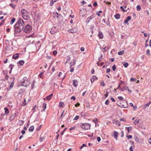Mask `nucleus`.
<instances>
[{
    "instance_id": "f257e3e1",
    "label": "nucleus",
    "mask_w": 151,
    "mask_h": 151,
    "mask_svg": "<svg viewBox=\"0 0 151 151\" xmlns=\"http://www.w3.org/2000/svg\"><path fill=\"white\" fill-rule=\"evenodd\" d=\"M24 25L23 20L19 18L14 26V34H17L20 32L23 29Z\"/></svg>"
},
{
    "instance_id": "f03ea898",
    "label": "nucleus",
    "mask_w": 151,
    "mask_h": 151,
    "mask_svg": "<svg viewBox=\"0 0 151 151\" xmlns=\"http://www.w3.org/2000/svg\"><path fill=\"white\" fill-rule=\"evenodd\" d=\"M22 16L23 19L27 20L29 19L30 14L27 10L23 9L21 10Z\"/></svg>"
},
{
    "instance_id": "7ed1b4c3",
    "label": "nucleus",
    "mask_w": 151,
    "mask_h": 151,
    "mask_svg": "<svg viewBox=\"0 0 151 151\" xmlns=\"http://www.w3.org/2000/svg\"><path fill=\"white\" fill-rule=\"evenodd\" d=\"M32 26L29 24H27L23 28V30L26 33H29L32 31Z\"/></svg>"
},
{
    "instance_id": "20e7f679",
    "label": "nucleus",
    "mask_w": 151,
    "mask_h": 151,
    "mask_svg": "<svg viewBox=\"0 0 151 151\" xmlns=\"http://www.w3.org/2000/svg\"><path fill=\"white\" fill-rule=\"evenodd\" d=\"M26 78L24 77L23 78L24 81L21 82L19 84V85H21L22 86L24 87L28 86L30 84V82L26 80Z\"/></svg>"
},
{
    "instance_id": "39448f33",
    "label": "nucleus",
    "mask_w": 151,
    "mask_h": 151,
    "mask_svg": "<svg viewBox=\"0 0 151 151\" xmlns=\"http://www.w3.org/2000/svg\"><path fill=\"white\" fill-rule=\"evenodd\" d=\"M81 127L84 129H88L90 128L91 125L88 123H83L81 126Z\"/></svg>"
},
{
    "instance_id": "423d86ee",
    "label": "nucleus",
    "mask_w": 151,
    "mask_h": 151,
    "mask_svg": "<svg viewBox=\"0 0 151 151\" xmlns=\"http://www.w3.org/2000/svg\"><path fill=\"white\" fill-rule=\"evenodd\" d=\"M77 30V28L76 27H74L70 29L69 30L68 32L71 33H74L76 32Z\"/></svg>"
},
{
    "instance_id": "0eeeda50",
    "label": "nucleus",
    "mask_w": 151,
    "mask_h": 151,
    "mask_svg": "<svg viewBox=\"0 0 151 151\" xmlns=\"http://www.w3.org/2000/svg\"><path fill=\"white\" fill-rule=\"evenodd\" d=\"M57 31V29L55 27H52L50 31L51 34L53 35Z\"/></svg>"
},
{
    "instance_id": "6e6552de",
    "label": "nucleus",
    "mask_w": 151,
    "mask_h": 151,
    "mask_svg": "<svg viewBox=\"0 0 151 151\" xmlns=\"http://www.w3.org/2000/svg\"><path fill=\"white\" fill-rule=\"evenodd\" d=\"M16 114V113L13 114L9 118V120L10 121L13 120L15 117Z\"/></svg>"
},
{
    "instance_id": "1a4fd4ad",
    "label": "nucleus",
    "mask_w": 151,
    "mask_h": 151,
    "mask_svg": "<svg viewBox=\"0 0 151 151\" xmlns=\"http://www.w3.org/2000/svg\"><path fill=\"white\" fill-rule=\"evenodd\" d=\"M86 10L83 9L81 10L80 12V14L82 15L83 17H84L86 14Z\"/></svg>"
},
{
    "instance_id": "9d476101",
    "label": "nucleus",
    "mask_w": 151,
    "mask_h": 151,
    "mask_svg": "<svg viewBox=\"0 0 151 151\" xmlns=\"http://www.w3.org/2000/svg\"><path fill=\"white\" fill-rule=\"evenodd\" d=\"M131 17L130 16H129L127 17L124 20V23L125 24L128 23V22L129 20H130L131 19Z\"/></svg>"
},
{
    "instance_id": "9b49d317",
    "label": "nucleus",
    "mask_w": 151,
    "mask_h": 151,
    "mask_svg": "<svg viewBox=\"0 0 151 151\" xmlns=\"http://www.w3.org/2000/svg\"><path fill=\"white\" fill-rule=\"evenodd\" d=\"M98 79L95 76H92L91 78V83H93L94 81Z\"/></svg>"
},
{
    "instance_id": "f8f14e48",
    "label": "nucleus",
    "mask_w": 151,
    "mask_h": 151,
    "mask_svg": "<svg viewBox=\"0 0 151 151\" xmlns=\"http://www.w3.org/2000/svg\"><path fill=\"white\" fill-rule=\"evenodd\" d=\"M19 54L16 53L14 54L12 57V58L15 60L17 59L19 57Z\"/></svg>"
},
{
    "instance_id": "ddd939ff",
    "label": "nucleus",
    "mask_w": 151,
    "mask_h": 151,
    "mask_svg": "<svg viewBox=\"0 0 151 151\" xmlns=\"http://www.w3.org/2000/svg\"><path fill=\"white\" fill-rule=\"evenodd\" d=\"M73 85L75 87H77L78 85V82L76 80H73Z\"/></svg>"
},
{
    "instance_id": "4468645a",
    "label": "nucleus",
    "mask_w": 151,
    "mask_h": 151,
    "mask_svg": "<svg viewBox=\"0 0 151 151\" xmlns=\"http://www.w3.org/2000/svg\"><path fill=\"white\" fill-rule=\"evenodd\" d=\"M45 139V137L44 136H43L41 134L40 137V142H42V141L44 140Z\"/></svg>"
},
{
    "instance_id": "2eb2a0df",
    "label": "nucleus",
    "mask_w": 151,
    "mask_h": 151,
    "mask_svg": "<svg viewBox=\"0 0 151 151\" xmlns=\"http://www.w3.org/2000/svg\"><path fill=\"white\" fill-rule=\"evenodd\" d=\"M52 95H53V94H50V95L47 96L46 97V98L49 101L51 99V98L52 96Z\"/></svg>"
},
{
    "instance_id": "dca6fc26",
    "label": "nucleus",
    "mask_w": 151,
    "mask_h": 151,
    "mask_svg": "<svg viewBox=\"0 0 151 151\" xmlns=\"http://www.w3.org/2000/svg\"><path fill=\"white\" fill-rule=\"evenodd\" d=\"M98 35L100 38L102 39L103 37V35L102 32L100 31L99 32Z\"/></svg>"
},
{
    "instance_id": "f3484780",
    "label": "nucleus",
    "mask_w": 151,
    "mask_h": 151,
    "mask_svg": "<svg viewBox=\"0 0 151 151\" xmlns=\"http://www.w3.org/2000/svg\"><path fill=\"white\" fill-rule=\"evenodd\" d=\"M114 136L115 139H116L118 137V133L116 132L115 131L114 133Z\"/></svg>"
},
{
    "instance_id": "a211bd4d",
    "label": "nucleus",
    "mask_w": 151,
    "mask_h": 151,
    "mask_svg": "<svg viewBox=\"0 0 151 151\" xmlns=\"http://www.w3.org/2000/svg\"><path fill=\"white\" fill-rule=\"evenodd\" d=\"M122 63L125 68H127L128 66V63L127 62H123Z\"/></svg>"
},
{
    "instance_id": "6ab92c4d",
    "label": "nucleus",
    "mask_w": 151,
    "mask_h": 151,
    "mask_svg": "<svg viewBox=\"0 0 151 151\" xmlns=\"http://www.w3.org/2000/svg\"><path fill=\"white\" fill-rule=\"evenodd\" d=\"M120 15L119 14H117L114 16V17L116 19H119L120 18Z\"/></svg>"
},
{
    "instance_id": "aec40b11",
    "label": "nucleus",
    "mask_w": 151,
    "mask_h": 151,
    "mask_svg": "<svg viewBox=\"0 0 151 151\" xmlns=\"http://www.w3.org/2000/svg\"><path fill=\"white\" fill-rule=\"evenodd\" d=\"M4 109L5 110V114L6 115L8 114V113L9 112V110L6 107L5 108H4Z\"/></svg>"
},
{
    "instance_id": "412c9836",
    "label": "nucleus",
    "mask_w": 151,
    "mask_h": 151,
    "mask_svg": "<svg viewBox=\"0 0 151 151\" xmlns=\"http://www.w3.org/2000/svg\"><path fill=\"white\" fill-rule=\"evenodd\" d=\"M16 19L15 18H13L11 19L10 23L11 24H12L15 21Z\"/></svg>"
},
{
    "instance_id": "4be33fe9",
    "label": "nucleus",
    "mask_w": 151,
    "mask_h": 151,
    "mask_svg": "<svg viewBox=\"0 0 151 151\" xmlns=\"http://www.w3.org/2000/svg\"><path fill=\"white\" fill-rule=\"evenodd\" d=\"M113 123L114 124H116L120 125V124H119V121L117 120H114L113 121Z\"/></svg>"
},
{
    "instance_id": "5701e85b",
    "label": "nucleus",
    "mask_w": 151,
    "mask_h": 151,
    "mask_svg": "<svg viewBox=\"0 0 151 151\" xmlns=\"http://www.w3.org/2000/svg\"><path fill=\"white\" fill-rule=\"evenodd\" d=\"M34 127L33 126H31L30 127L29 129V131L30 132H32L33 130H34Z\"/></svg>"
},
{
    "instance_id": "b1692460",
    "label": "nucleus",
    "mask_w": 151,
    "mask_h": 151,
    "mask_svg": "<svg viewBox=\"0 0 151 151\" xmlns=\"http://www.w3.org/2000/svg\"><path fill=\"white\" fill-rule=\"evenodd\" d=\"M120 8L121 9H122L124 12H125L127 11L128 9H129V8H128L127 9H124V8L122 6H121L120 7Z\"/></svg>"
},
{
    "instance_id": "393cba45",
    "label": "nucleus",
    "mask_w": 151,
    "mask_h": 151,
    "mask_svg": "<svg viewBox=\"0 0 151 151\" xmlns=\"http://www.w3.org/2000/svg\"><path fill=\"white\" fill-rule=\"evenodd\" d=\"M103 49L104 50L106 51H107L110 48V47H104V46H103Z\"/></svg>"
},
{
    "instance_id": "a878e982",
    "label": "nucleus",
    "mask_w": 151,
    "mask_h": 151,
    "mask_svg": "<svg viewBox=\"0 0 151 151\" xmlns=\"http://www.w3.org/2000/svg\"><path fill=\"white\" fill-rule=\"evenodd\" d=\"M124 53V51L122 50L121 51L118 52V54L119 55H122Z\"/></svg>"
},
{
    "instance_id": "bb28decb",
    "label": "nucleus",
    "mask_w": 151,
    "mask_h": 151,
    "mask_svg": "<svg viewBox=\"0 0 151 151\" xmlns=\"http://www.w3.org/2000/svg\"><path fill=\"white\" fill-rule=\"evenodd\" d=\"M19 64L21 65H23L24 63V62L22 60H20L19 62Z\"/></svg>"
},
{
    "instance_id": "cd10ccee",
    "label": "nucleus",
    "mask_w": 151,
    "mask_h": 151,
    "mask_svg": "<svg viewBox=\"0 0 151 151\" xmlns=\"http://www.w3.org/2000/svg\"><path fill=\"white\" fill-rule=\"evenodd\" d=\"M139 122V119H136L134 120V124H136Z\"/></svg>"
},
{
    "instance_id": "c85d7f7f",
    "label": "nucleus",
    "mask_w": 151,
    "mask_h": 151,
    "mask_svg": "<svg viewBox=\"0 0 151 151\" xmlns=\"http://www.w3.org/2000/svg\"><path fill=\"white\" fill-rule=\"evenodd\" d=\"M47 104L45 103H44L42 105V107L44 108L43 111H44L46 108Z\"/></svg>"
},
{
    "instance_id": "c756f323",
    "label": "nucleus",
    "mask_w": 151,
    "mask_h": 151,
    "mask_svg": "<svg viewBox=\"0 0 151 151\" xmlns=\"http://www.w3.org/2000/svg\"><path fill=\"white\" fill-rule=\"evenodd\" d=\"M137 10L138 11H140L141 9L140 6L139 5H138L137 7Z\"/></svg>"
},
{
    "instance_id": "7c9ffc66",
    "label": "nucleus",
    "mask_w": 151,
    "mask_h": 151,
    "mask_svg": "<svg viewBox=\"0 0 151 151\" xmlns=\"http://www.w3.org/2000/svg\"><path fill=\"white\" fill-rule=\"evenodd\" d=\"M64 104L63 102H61L59 103V106L61 107H63L64 106Z\"/></svg>"
},
{
    "instance_id": "2f4dec72",
    "label": "nucleus",
    "mask_w": 151,
    "mask_h": 151,
    "mask_svg": "<svg viewBox=\"0 0 151 151\" xmlns=\"http://www.w3.org/2000/svg\"><path fill=\"white\" fill-rule=\"evenodd\" d=\"M106 23L107 25L109 26V27L110 26V22H109V18H108L107 19Z\"/></svg>"
},
{
    "instance_id": "473e14b6",
    "label": "nucleus",
    "mask_w": 151,
    "mask_h": 151,
    "mask_svg": "<svg viewBox=\"0 0 151 151\" xmlns=\"http://www.w3.org/2000/svg\"><path fill=\"white\" fill-rule=\"evenodd\" d=\"M102 12V11H101V10L99 11H98L97 12L96 14L98 16H100V13H101Z\"/></svg>"
},
{
    "instance_id": "72a5a7b5",
    "label": "nucleus",
    "mask_w": 151,
    "mask_h": 151,
    "mask_svg": "<svg viewBox=\"0 0 151 151\" xmlns=\"http://www.w3.org/2000/svg\"><path fill=\"white\" fill-rule=\"evenodd\" d=\"M136 81V79L135 78H130V81L131 82H134L135 81Z\"/></svg>"
},
{
    "instance_id": "f704fd0d",
    "label": "nucleus",
    "mask_w": 151,
    "mask_h": 151,
    "mask_svg": "<svg viewBox=\"0 0 151 151\" xmlns=\"http://www.w3.org/2000/svg\"><path fill=\"white\" fill-rule=\"evenodd\" d=\"M112 70L113 71H115L116 69V67L115 65H114L112 67Z\"/></svg>"
},
{
    "instance_id": "c9c22d12",
    "label": "nucleus",
    "mask_w": 151,
    "mask_h": 151,
    "mask_svg": "<svg viewBox=\"0 0 151 151\" xmlns=\"http://www.w3.org/2000/svg\"><path fill=\"white\" fill-rule=\"evenodd\" d=\"M14 66V65H13L12 64H10L9 66V68H10L11 70H12L13 67Z\"/></svg>"
},
{
    "instance_id": "e433bc0d",
    "label": "nucleus",
    "mask_w": 151,
    "mask_h": 151,
    "mask_svg": "<svg viewBox=\"0 0 151 151\" xmlns=\"http://www.w3.org/2000/svg\"><path fill=\"white\" fill-rule=\"evenodd\" d=\"M79 117V116H76V117H75V118L73 120L76 121L77 120Z\"/></svg>"
},
{
    "instance_id": "4c0bfd02",
    "label": "nucleus",
    "mask_w": 151,
    "mask_h": 151,
    "mask_svg": "<svg viewBox=\"0 0 151 151\" xmlns=\"http://www.w3.org/2000/svg\"><path fill=\"white\" fill-rule=\"evenodd\" d=\"M118 99H119L123 100L124 99V98L121 96H119L117 97Z\"/></svg>"
},
{
    "instance_id": "58836bf2",
    "label": "nucleus",
    "mask_w": 151,
    "mask_h": 151,
    "mask_svg": "<svg viewBox=\"0 0 151 151\" xmlns=\"http://www.w3.org/2000/svg\"><path fill=\"white\" fill-rule=\"evenodd\" d=\"M90 17H88L87 18V19L86 21V23H88L89 22H90Z\"/></svg>"
},
{
    "instance_id": "ea45409f",
    "label": "nucleus",
    "mask_w": 151,
    "mask_h": 151,
    "mask_svg": "<svg viewBox=\"0 0 151 151\" xmlns=\"http://www.w3.org/2000/svg\"><path fill=\"white\" fill-rule=\"evenodd\" d=\"M10 6H11L13 8H14L16 6L15 5L13 4H10Z\"/></svg>"
},
{
    "instance_id": "a19ab883",
    "label": "nucleus",
    "mask_w": 151,
    "mask_h": 151,
    "mask_svg": "<svg viewBox=\"0 0 151 151\" xmlns=\"http://www.w3.org/2000/svg\"><path fill=\"white\" fill-rule=\"evenodd\" d=\"M43 73L44 72H41V73L39 75V76L40 78H42V75L43 74Z\"/></svg>"
},
{
    "instance_id": "79ce46f5",
    "label": "nucleus",
    "mask_w": 151,
    "mask_h": 151,
    "mask_svg": "<svg viewBox=\"0 0 151 151\" xmlns=\"http://www.w3.org/2000/svg\"><path fill=\"white\" fill-rule=\"evenodd\" d=\"M14 83L12 82L11 84L10 85V86H9V87H10V88H12L13 86H14Z\"/></svg>"
},
{
    "instance_id": "37998d69",
    "label": "nucleus",
    "mask_w": 151,
    "mask_h": 151,
    "mask_svg": "<svg viewBox=\"0 0 151 151\" xmlns=\"http://www.w3.org/2000/svg\"><path fill=\"white\" fill-rule=\"evenodd\" d=\"M42 126V125H41L39 126L38 127H37V130L38 131H39L40 129Z\"/></svg>"
},
{
    "instance_id": "c03bdc74",
    "label": "nucleus",
    "mask_w": 151,
    "mask_h": 151,
    "mask_svg": "<svg viewBox=\"0 0 151 151\" xmlns=\"http://www.w3.org/2000/svg\"><path fill=\"white\" fill-rule=\"evenodd\" d=\"M57 51L54 50V51H53V54L54 55H57Z\"/></svg>"
},
{
    "instance_id": "a18cd8bd",
    "label": "nucleus",
    "mask_w": 151,
    "mask_h": 151,
    "mask_svg": "<svg viewBox=\"0 0 151 151\" xmlns=\"http://www.w3.org/2000/svg\"><path fill=\"white\" fill-rule=\"evenodd\" d=\"M50 3V5L51 6H52L53 4L56 1H53V0H52Z\"/></svg>"
},
{
    "instance_id": "49530a36",
    "label": "nucleus",
    "mask_w": 151,
    "mask_h": 151,
    "mask_svg": "<svg viewBox=\"0 0 151 151\" xmlns=\"http://www.w3.org/2000/svg\"><path fill=\"white\" fill-rule=\"evenodd\" d=\"M127 138L128 139H131L132 137V136L131 135H129L127 136Z\"/></svg>"
},
{
    "instance_id": "de8ad7c7",
    "label": "nucleus",
    "mask_w": 151,
    "mask_h": 151,
    "mask_svg": "<svg viewBox=\"0 0 151 151\" xmlns=\"http://www.w3.org/2000/svg\"><path fill=\"white\" fill-rule=\"evenodd\" d=\"M109 100L108 99L105 102V104L106 105H108L109 104Z\"/></svg>"
},
{
    "instance_id": "09e8293b",
    "label": "nucleus",
    "mask_w": 151,
    "mask_h": 151,
    "mask_svg": "<svg viewBox=\"0 0 151 151\" xmlns=\"http://www.w3.org/2000/svg\"><path fill=\"white\" fill-rule=\"evenodd\" d=\"M102 56H103L101 54V55L100 57L98 59V60L99 61H101V59L102 58Z\"/></svg>"
},
{
    "instance_id": "8fccbe9b",
    "label": "nucleus",
    "mask_w": 151,
    "mask_h": 151,
    "mask_svg": "<svg viewBox=\"0 0 151 151\" xmlns=\"http://www.w3.org/2000/svg\"><path fill=\"white\" fill-rule=\"evenodd\" d=\"M151 103V102H150V103H147L145 105V107H146V106H147L148 107L149 106V105Z\"/></svg>"
},
{
    "instance_id": "3c124183",
    "label": "nucleus",
    "mask_w": 151,
    "mask_h": 151,
    "mask_svg": "<svg viewBox=\"0 0 151 151\" xmlns=\"http://www.w3.org/2000/svg\"><path fill=\"white\" fill-rule=\"evenodd\" d=\"M110 70H111L109 68H108L106 70V73H108L110 72Z\"/></svg>"
},
{
    "instance_id": "603ef678",
    "label": "nucleus",
    "mask_w": 151,
    "mask_h": 151,
    "mask_svg": "<svg viewBox=\"0 0 151 151\" xmlns=\"http://www.w3.org/2000/svg\"><path fill=\"white\" fill-rule=\"evenodd\" d=\"M97 121H98V119L97 118L95 119L94 120H93V122L94 123H95V124L96 125V123L97 122Z\"/></svg>"
},
{
    "instance_id": "864d4df0",
    "label": "nucleus",
    "mask_w": 151,
    "mask_h": 151,
    "mask_svg": "<svg viewBox=\"0 0 151 151\" xmlns=\"http://www.w3.org/2000/svg\"><path fill=\"white\" fill-rule=\"evenodd\" d=\"M76 128V127H71L70 129V130H72Z\"/></svg>"
},
{
    "instance_id": "5fc2aeb1",
    "label": "nucleus",
    "mask_w": 151,
    "mask_h": 151,
    "mask_svg": "<svg viewBox=\"0 0 151 151\" xmlns=\"http://www.w3.org/2000/svg\"><path fill=\"white\" fill-rule=\"evenodd\" d=\"M76 63V61H75L74 60V61H73V63H71V66H72L73 65H74Z\"/></svg>"
},
{
    "instance_id": "6e6d98bb",
    "label": "nucleus",
    "mask_w": 151,
    "mask_h": 151,
    "mask_svg": "<svg viewBox=\"0 0 151 151\" xmlns=\"http://www.w3.org/2000/svg\"><path fill=\"white\" fill-rule=\"evenodd\" d=\"M70 99H73V100L74 101L76 99V98L74 96H73L71 97Z\"/></svg>"
},
{
    "instance_id": "4d7b16f0",
    "label": "nucleus",
    "mask_w": 151,
    "mask_h": 151,
    "mask_svg": "<svg viewBox=\"0 0 151 151\" xmlns=\"http://www.w3.org/2000/svg\"><path fill=\"white\" fill-rule=\"evenodd\" d=\"M98 142H99L101 140V138L100 137H98L97 138Z\"/></svg>"
},
{
    "instance_id": "13d9d810",
    "label": "nucleus",
    "mask_w": 151,
    "mask_h": 151,
    "mask_svg": "<svg viewBox=\"0 0 151 151\" xmlns=\"http://www.w3.org/2000/svg\"><path fill=\"white\" fill-rule=\"evenodd\" d=\"M80 104L78 103V102H77L75 105V106L76 107H77V106H79V105H80Z\"/></svg>"
},
{
    "instance_id": "bf43d9fd",
    "label": "nucleus",
    "mask_w": 151,
    "mask_h": 151,
    "mask_svg": "<svg viewBox=\"0 0 151 151\" xmlns=\"http://www.w3.org/2000/svg\"><path fill=\"white\" fill-rule=\"evenodd\" d=\"M97 5V2H94V3H93V5L94 6H96Z\"/></svg>"
},
{
    "instance_id": "052dcab7",
    "label": "nucleus",
    "mask_w": 151,
    "mask_h": 151,
    "mask_svg": "<svg viewBox=\"0 0 151 151\" xmlns=\"http://www.w3.org/2000/svg\"><path fill=\"white\" fill-rule=\"evenodd\" d=\"M131 129H132V128L131 127H127V130H128V132H129V131L130 130H131Z\"/></svg>"
},
{
    "instance_id": "680f3d73",
    "label": "nucleus",
    "mask_w": 151,
    "mask_h": 151,
    "mask_svg": "<svg viewBox=\"0 0 151 151\" xmlns=\"http://www.w3.org/2000/svg\"><path fill=\"white\" fill-rule=\"evenodd\" d=\"M135 141L137 142H139V139L138 138V137H135Z\"/></svg>"
},
{
    "instance_id": "e2e57ef3",
    "label": "nucleus",
    "mask_w": 151,
    "mask_h": 151,
    "mask_svg": "<svg viewBox=\"0 0 151 151\" xmlns=\"http://www.w3.org/2000/svg\"><path fill=\"white\" fill-rule=\"evenodd\" d=\"M147 54H148V55H150V50L149 49H148L147 50Z\"/></svg>"
},
{
    "instance_id": "0e129e2a",
    "label": "nucleus",
    "mask_w": 151,
    "mask_h": 151,
    "mask_svg": "<svg viewBox=\"0 0 151 151\" xmlns=\"http://www.w3.org/2000/svg\"><path fill=\"white\" fill-rule=\"evenodd\" d=\"M111 100L113 102H115V100L114 98H113L112 97H111Z\"/></svg>"
},
{
    "instance_id": "69168bd1",
    "label": "nucleus",
    "mask_w": 151,
    "mask_h": 151,
    "mask_svg": "<svg viewBox=\"0 0 151 151\" xmlns=\"http://www.w3.org/2000/svg\"><path fill=\"white\" fill-rule=\"evenodd\" d=\"M101 85L102 86H105V83L104 82H102L101 83Z\"/></svg>"
},
{
    "instance_id": "338daca9",
    "label": "nucleus",
    "mask_w": 151,
    "mask_h": 151,
    "mask_svg": "<svg viewBox=\"0 0 151 151\" xmlns=\"http://www.w3.org/2000/svg\"><path fill=\"white\" fill-rule=\"evenodd\" d=\"M22 135L24 134H25V131L24 130H22Z\"/></svg>"
},
{
    "instance_id": "774afa93",
    "label": "nucleus",
    "mask_w": 151,
    "mask_h": 151,
    "mask_svg": "<svg viewBox=\"0 0 151 151\" xmlns=\"http://www.w3.org/2000/svg\"><path fill=\"white\" fill-rule=\"evenodd\" d=\"M129 150L130 151H133L132 149V146H131L130 147Z\"/></svg>"
}]
</instances>
